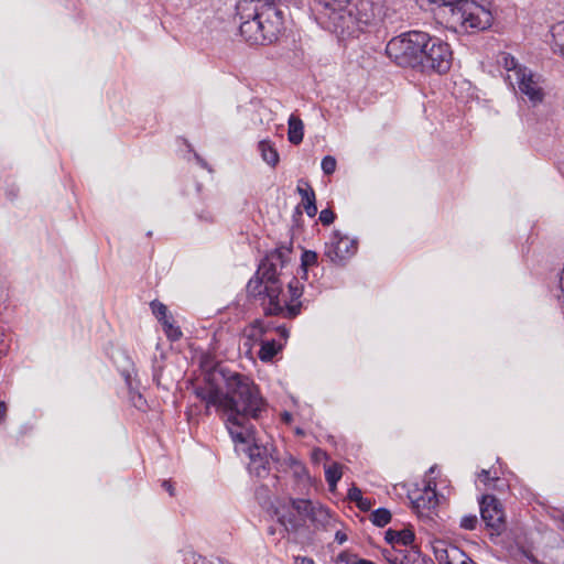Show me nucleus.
Returning a JSON list of instances; mask_svg holds the SVG:
<instances>
[{"label": "nucleus", "mask_w": 564, "mask_h": 564, "mask_svg": "<svg viewBox=\"0 0 564 564\" xmlns=\"http://www.w3.org/2000/svg\"><path fill=\"white\" fill-rule=\"evenodd\" d=\"M325 478L329 488L333 490L341 478L340 466L338 464L328 466L325 470Z\"/></svg>", "instance_id": "a878e982"}, {"label": "nucleus", "mask_w": 564, "mask_h": 564, "mask_svg": "<svg viewBox=\"0 0 564 564\" xmlns=\"http://www.w3.org/2000/svg\"><path fill=\"white\" fill-rule=\"evenodd\" d=\"M382 555L389 564H426L425 557L413 546L408 549H384Z\"/></svg>", "instance_id": "9b49d317"}, {"label": "nucleus", "mask_w": 564, "mask_h": 564, "mask_svg": "<svg viewBox=\"0 0 564 564\" xmlns=\"http://www.w3.org/2000/svg\"><path fill=\"white\" fill-rule=\"evenodd\" d=\"M258 149L260 151L262 160L267 164L274 167L279 163V160H280L279 153L270 141L261 140L258 143Z\"/></svg>", "instance_id": "412c9836"}, {"label": "nucleus", "mask_w": 564, "mask_h": 564, "mask_svg": "<svg viewBox=\"0 0 564 564\" xmlns=\"http://www.w3.org/2000/svg\"><path fill=\"white\" fill-rule=\"evenodd\" d=\"M386 541L391 544L390 549H408L414 541V532L410 529L393 530L386 532Z\"/></svg>", "instance_id": "dca6fc26"}, {"label": "nucleus", "mask_w": 564, "mask_h": 564, "mask_svg": "<svg viewBox=\"0 0 564 564\" xmlns=\"http://www.w3.org/2000/svg\"><path fill=\"white\" fill-rule=\"evenodd\" d=\"M335 540L339 544H343L344 542H346L347 535L344 532H341V531H337L336 534H335Z\"/></svg>", "instance_id": "a18cd8bd"}, {"label": "nucleus", "mask_w": 564, "mask_h": 564, "mask_svg": "<svg viewBox=\"0 0 564 564\" xmlns=\"http://www.w3.org/2000/svg\"><path fill=\"white\" fill-rule=\"evenodd\" d=\"M288 139L292 144H300L304 138V123L301 118L294 113L288 120Z\"/></svg>", "instance_id": "6ab92c4d"}, {"label": "nucleus", "mask_w": 564, "mask_h": 564, "mask_svg": "<svg viewBox=\"0 0 564 564\" xmlns=\"http://www.w3.org/2000/svg\"><path fill=\"white\" fill-rule=\"evenodd\" d=\"M294 564H315L314 560L307 556H294Z\"/></svg>", "instance_id": "58836bf2"}, {"label": "nucleus", "mask_w": 564, "mask_h": 564, "mask_svg": "<svg viewBox=\"0 0 564 564\" xmlns=\"http://www.w3.org/2000/svg\"><path fill=\"white\" fill-rule=\"evenodd\" d=\"M358 249V241L349 239L347 236L341 235L339 230H335L332 235L330 241L325 243L324 254L333 263L341 264L351 258Z\"/></svg>", "instance_id": "0eeeda50"}, {"label": "nucleus", "mask_w": 564, "mask_h": 564, "mask_svg": "<svg viewBox=\"0 0 564 564\" xmlns=\"http://www.w3.org/2000/svg\"><path fill=\"white\" fill-rule=\"evenodd\" d=\"M351 0H319L317 1L316 3H321V4H333V6H338V4H344V3H348L350 2Z\"/></svg>", "instance_id": "a19ab883"}, {"label": "nucleus", "mask_w": 564, "mask_h": 564, "mask_svg": "<svg viewBox=\"0 0 564 564\" xmlns=\"http://www.w3.org/2000/svg\"><path fill=\"white\" fill-rule=\"evenodd\" d=\"M126 383L130 391V399L132 404L139 409L143 410L147 405V400L143 398V395L138 391L137 388L133 387L132 377L129 372H123Z\"/></svg>", "instance_id": "5701e85b"}, {"label": "nucleus", "mask_w": 564, "mask_h": 564, "mask_svg": "<svg viewBox=\"0 0 564 564\" xmlns=\"http://www.w3.org/2000/svg\"><path fill=\"white\" fill-rule=\"evenodd\" d=\"M489 4L479 3L477 0H464L452 9L451 22L459 24L467 32L485 31L494 21Z\"/></svg>", "instance_id": "39448f33"}, {"label": "nucleus", "mask_w": 564, "mask_h": 564, "mask_svg": "<svg viewBox=\"0 0 564 564\" xmlns=\"http://www.w3.org/2000/svg\"><path fill=\"white\" fill-rule=\"evenodd\" d=\"M480 514L487 527L499 528L503 522V510L499 500L492 495L482 496L480 502Z\"/></svg>", "instance_id": "9d476101"}, {"label": "nucleus", "mask_w": 564, "mask_h": 564, "mask_svg": "<svg viewBox=\"0 0 564 564\" xmlns=\"http://www.w3.org/2000/svg\"><path fill=\"white\" fill-rule=\"evenodd\" d=\"M371 521L375 525L382 528L391 521V512L386 508H379L371 513Z\"/></svg>", "instance_id": "bb28decb"}, {"label": "nucleus", "mask_w": 564, "mask_h": 564, "mask_svg": "<svg viewBox=\"0 0 564 564\" xmlns=\"http://www.w3.org/2000/svg\"><path fill=\"white\" fill-rule=\"evenodd\" d=\"M225 380L221 415L235 443L246 444L254 440L256 429L251 420L261 419L268 403L259 387L246 375L220 371Z\"/></svg>", "instance_id": "f257e3e1"}, {"label": "nucleus", "mask_w": 564, "mask_h": 564, "mask_svg": "<svg viewBox=\"0 0 564 564\" xmlns=\"http://www.w3.org/2000/svg\"><path fill=\"white\" fill-rule=\"evenodd\" d=\"M150 307H151L152 314L158 318L159 322H162L170 317L167 314L169 312H167L166 305H164L160 301H158V300L152 301L150 303Z\"/></svg>", "instance_id": "c756f323"}, {"label": "nucleus", "mask_w": 564, "mask_h": 564, "mask_svg": "<svg viewBox=\"0 0 564 564\" xmlns=\"http://www.w3.org/2000/svg\"><path fill=\"white\" fill-rule=\"evenodd\" d=\"M551 34L553 37L554 46L564 56V23L554 25L551 30Z\"/></svg>", "instance_id": "cd10ccee"}, {"label": "nucleus", "mask_w": 564, "mask_h": 564, "mask_svg": "<svg viewBox=\"0 0 564 564\" xmlns=\"http://www.w3.org/2000/svg\"><path fill=\"white\" fill-rule=\"evenodd\" d=\"M422 63L417 70L422 73L445 74L451 69L453 52L448 43L437 36L430 35L424 47L421 50Z\"/></svg>", "instance_id": "423d86ee"}, {"label": "nucleus", "mask_w": 564, "mask_h": 564, "mask_svg": "<svg viewBox=\"0 0 564 564\" xmlns=\"http://www.w3.org/2000/svg\"><path fill=\"white\" fill-rule=\"evenodd\" d=\"M269 534L273 535L275 533L274 528L270 527L268 530Z\"/></svg>", "instance_id": "8fccbe9b"}, {"label": "nucleus", "mask_w": 564, "mask_h": 564, "mask_svg": "<svg viewBox=\"0 0 564 564\" xmlns=\"http://www.w3.org/2000/svg\"><path fill=\"white\" fill-rule=\"evenodd\" d=\"M434 469H435V467H431V468H430V470H429V473H430V474L434 473Z\"/></svg>", "instance_id": "603ef678"}, {"label": "nucleus", "mask_w": 564, "mask_h": 564, "mask_svg": "<svg viewBox=\"0 0 564 564\" xmlns=\"http://www.w3.org/2000/svg\"><path fill=\"white\" fill-rule=\"evenodd\" d=\"M316 263H317V253L315 251L305 250L302 253L301 267H302L305 275L307 273V268L312 267V265H315Z\"/></svg>", "instance_id": "7c9ffc66"}, {"label": "nucleus", "mask_w": 564, "mask_h": 564, "mask_svg": "<svg viewBox=\"0 0 564 564\" xmlns=\"http://www.w3.org/2000/svg\"><path fill=\"white\" fill-rule=\"evenodd\" d=\"M517 84L520 93L527 97L532 106L540 105L544 99V90L540 83V76L529 69L517 70Z\"/></svg>", "instance_id": "1a4fd4ad"}, {"label": "nucleus", "mask_w": 564, "mask_h": 564, "mask_svg": "<svg viewBox=\"0 0 564 564\" xmlns=\"http://www.w3.org/2000/svg\"><path fill=\"white\" fill-rule=\"evenodd\" d=\"M194 155H195V159H196L197 163L202 167L206 169L207 167V163L197 153H195Z\"/></svg>", "instance_id": "de8ad7c7"}, {"label": "nucleus", "mask_w": 564, "mask_h": 564, "mask_svg": "<svg viewBox=\"0 0 564 564\" xmlns=\"http://www.w3.org/2000/svg\"><path fill=\"white\" fill-rule=\"evenodd\" d=\"M562 303H563V305H564V300H563V302H562Z\"/></svg>", "instance_id": "5fc2aeb1"}, {"label": "nucleus", "mask_w": 564, "mask_h": 564, "mask_svg": "<svg viewBox=\"0 0 564 564\" xmlns=\"http://www.w3.org/2000/svg\"><path fill=\"white\" fill-rule=\"evenodd\" d=\"M305 213L308 217L313 218L317 214L316 197L308 198L302 202Z\"/></svg>", "instance_id": "c9c22d12"}, {"label": "nucleus", "mask_w": 564, "mask_h": 564, "mask_svg": "<svg viewBox=\"0 0 564 564\" xmlns=\"http://www.w3.org/2000/svg\"><path fill=\"white\" fill-rule=\"evenodd\" d=\"M410 499L416 510H431L437 506L436 482L429 480L423 490L410 494Z\"/></svg>", "instance_id": "f8f14e48"}, {"label": "nucleus", "mask_w": 564, "mask_h": 564, "mask_svg": "<svg viewBox=\"0 0 564 564\" xmlns=\"http://www.w3.org/2000/svg\"><path fill=\"white\" fill-rule=\"evenodd\" d=\"M259 358L261 361H271L282 349V345L274 339H264L260 343Z\"/></svg>", "instance_id": "4be33fe9"}, {"label": "nucleus", "mask_w": 564, "mask_h": 564, "mask_svg": "<svg viewBox=\"0 0 564 564\" xmlns=\"http://www.w3.org/2000/svg\"><path fill=\"white\" fill-rule=\"evenodd\" d=\"M284 419H285L286 421L291 420V414H290V413H288V412H285V413H284Z\"/></svg>", "instance_id": "3c124183"}, {"label": "nucleus", "mask_w": 564, "mask_h": 564, "mask_svg": "<svg viewBox=\"0 0 564 564\" xmlns=\"http://www.w3.org/2000/svg\"><path fill=\"white\" fill-rule=\"evenodd\" d=\"M300 183H303L305 185V187L299 185L296 188L297 193L302 197V202L308 198H314L315 192L312 188V186L307 182L300 181Z\"/></svg>", "instance_id": "f704fd0d"}, {"label": "nucleus", "mask_w": 564, "mask_h": 564, "mask_svg": "<svg viewBox=\"0 0 564 564\" xmlns=\"http://www.w3.org/2000/svg\"><path fill=\"white\" fill-rule=\"evenodd\" d=\"M275 516L278 522L284 528L286 532H295L300 527L303 525V519L296 516L291 509H276Z\"/></svg>", "instance_id": "f3484780"}, {"label": "nucleus", "mask_w": 564, "mask_h": 564, "mask_svg": "<svg viewBox=\"0 0 564 564\" xmlns=\"http://www.w3.org/2000/svg\"><path fill=\"white\" fill-rule=\"evenodd\" d=\"M8 406L4 401H0V423L7 417Z\"/></svg>", "instance_id": "37998d69"}, {"label": "nucleus", "mask_w": 564, "mask_h": 564, "mask_svg": "<svg viewBox=\"0 0 564 564\" xmlns=\"http://www.w3.org/2000/svg\"><path fill=\"white\" fill-rule=\"evenodd\" d=\"M160 323L163 327L164 334L170 340L175 341L182 337V330L178 326L174 325L172 317H169Z\"/></svg>", "instance_id": "b1692460"}, {"label": "nucleus", "mask_w": 564, "mask_h": 564, "mask_svg": "<svg viewBox=\"0 0 564 564\" xmlns=\"http://www.w3.org/2000/svg\"><path fill=\"white\" fill-rule=\"evenodd\" d=\"M337 561L346 564H376L370 560L359 558L357 555L348 554L346 552H341L337 556Z\"/></svg>", "instance_id": "2f4dec72"}, {"label": "nucleus", "mask_w": 564, "mask_h": 564, "mask_svg": "<svg viewBox=\"0 0 564 564\" xmlns=\"http://www.w3.org/2000/svg\"><path fill=\"white\" fill-rule=\"evenodd\" d=\"M499 63L506 68L508 72H513L514 79L517 80V70L527 69L519 65L518 61L508 53H502Z\"/></svg>", "instance_id": "393cba45"}, {"label": "nucleus", "mask_w": 564, "mask_h": 564, "mask_svg": "<svg viewBox=\"0 0 564 564\" xmlns=\"http://www.w3.org/2000/svg\"><path fill=\"white\" fill-rule=\"evenodd\" d=\"M223 393H224V390H221L220 388L215 387L213 384L195 388L196 397L198 399H200L202 401L206 402V412L207 413H208V410L210 406H215L217 409V411L220 413Z\"/></svg>", "instance_id": "4468645a"}, {"label": "nucleus", "mask_w": 564, "mask_h": 564, "mask_svg": "<svg viewBox=\"0 0 564 564\" xmlns=\"http://www.w3.org/2000/svg\"><path fill=\"white\" fill-rule=\"evenodd\" d=\"M270 330H272V326L270 324H265L261 319H256L245 328L243 334L250 341L261 343L264 340L265 334Z\"/></svg>", "instance_id": "a211bd4d"}, {"label": "nucleus", "mask_w": 564, "mask_h": 564, "mask_svg": "<svg viewBox=\"0 0 564 564\" xmlns=\"http://www.w3.org/2000/svg\"><path fill=\"white\" fill-rule=\"evenodd\" d=\"M478 478H479L482 482L487 484V482L489 481V479H490V477H489V471H488V470H486V469H482V470L479 473Z\"/></svg>", "instance_id": "c03bdc74"}, {"label": "nucleus", "mask_w": 564, "mask_h": 564, "mask_svg": "<svg viewBox=\"0 0 564 564\" xmlns=\"http://www.w3.org/2000/svg\"><path fill=\"white\" fill-rule=\"evenodd\" d=\"M292 510L296 511V516L303 519L305 522L306 519L312 521H317L318 516H327V511L322 507H314L311 500L307 499H291Z\"/></svg>", "instance_id": "ddd939ff"}, {"label": "nucleus", "mask_w": 564, "mask_h": 564, "mask_svg": "<svg viewBox=\"0 0 564 564\" xmlns=\"http://www.w3.org/2000/svg\"><path fill=\"white\" fill-rule=\"evenodd\" d=\"M357 507L364 511H367L370 509L371 502L370 500L362 497L361 500L357 501Z\"/></svg>", "instance_id": "ea45409f"}, {"label": "nucleus", "mask_w": 564, "mask_h": 564, "mask_svg": "<svg viewBox=\"0 0 564 564\" xmlns=\"http://www.w3.org/2000/svg\"><path fill=\"white\" fill-rule=\"evenodd\" d=\"M478 523L477 516L466 514L460 519V528L465 530H474Z\"/></svg>", "instance_id": "72a5a7b5"}, {"label": "nucleus", "mask_w": 564, "mask_h": 564, "mask_svg": "<svg viewBox=\"0 0 564 564\" xmlns=\"http://www.w3.org/2000/svg\"><path fill=\"white\" fill-rule=\"evenodd\" d=\"M249 457L251 463L256 465L254 469L258 475L261 474V470L267 471L269 469V457L265 448H261L258 445L250 447Z\"/></svg>", "instance_id": "aec40b11"}, {"label": "nucleus", "mask_w": 564, "mask_h": 564, "mask_svg": "<svg viewBox=\"0 0 564 564\" xmlns=\"http://www.w3.org/2000/svg\"><path fill=\"white\" fill-rule=\"evenodd\" d=\"M290 464L291 465H299V460L296 458H294L293 456H290Z\"/></svg>", "instance_id": "09e8293b"}, {"label": "nucleus", "mask_w": 564, "mask_h": 564, "mask_svg": "<svg viewBox=\"0 0 564 564\" xmlns=\"http://www.w3.org/2000/svg\"><path fill=\"white\" fill-rule=\"evenodd\" d=\"M290 250L279 248L268 253L258 267V275L264 276L265 281H272L281 284L283 269L289 262Z\"/></svg>", "instance_id": "6e6552de"}, {"label": "nucleus", "mask_w": 564, "mask_h": 564, "mask_svg": "<svg viewBox=\"0 0 564 564\" xmlns=\"http://www.w3.org/2000/svg\"><path fill=\"white\" fill-rule=\"evenodd\" d=\"M288 288H289V293H290V296H291V302L289 304H299V302L294 303L303 294V288L300 284L299 280L293 276L291 279V281L288 283ZM300 304L302 305L301 302H300Z\"/></svg>", "instance_id": "c85d7f7f"}, {"label": "nucleus", "mask_w": 564, "mask_h": 564, "mask_svg": "<svg viewBox=\"0 0 564 564\" xmlns=\"http://www.w3.org/2000/svg\"><path fill=\"white\" fill-rule=\"evenodd\" d=\"M282 285L272 281H265L264 276L258 275L249 280L247 293L251 297L262 300L261 305L267 315H282L286 318H294L301 312V304H285L280 301Z\"/></svg>", "instance_id": "7ed1b4c3"}, {"label": "nucleus", "mask_w": 564, "mask_h": 564, "mask_svg": "<svg viewBox=\"0 0 564 564\" xmlns=\"http://www.w3.org/2000/svg\"><path fill=\"white\" fill-rule=\"evenodd\" d=\"M335 217H336L335 213L329 208H325L319 213V221L324 226H329L330 224H333L335 220Z\"/></svg>", "instance_id": "e433bc0d"}, {"label": "nucleus", "mask_w": 564, "mask_h": 564, "mask_svg": "<svg viewBox=\"0 0 564 564\" xmlns=\"http://www.w3.org/2000/svg\"><path fill=\"white\" fill-rule=\"evenodd\" d=\"M433 550L438 564H459L465 554L457 546L447 547L443 541H437L433 545Z\"/></svg>", "instance_id": "2eb2a0df"}, {"label": "nucleus", "mask_w": 564, "mask_h": 564, "mask_svg": "<svg viewBox=\"0 0 564 564\" xmlns=\"http://www.w3.org/2000/svg\"><path fill=\"white\" fill-rule=\"evenodd\" d=\"M162 486L170 494V496H174V487L172 486V484L170 481L164 480Z\"/></svg>", "instance_id": "49530a36"}, {"label": "nucleus", "mask_w": 564, "mask_h": 564, "mask_svg": "<svg viewBox=\"0 0 564 564\" xmlns=\"http://www.w3.org/2000/svg\"><path fill=\"white\" fill-rule=\"evenodd\" d=\"M281 338H283L284 340H286L289 338V330L284 327V326H279V327H275L273 328Z\"/></svg>", "instance_id": "79ce46f5"}, {"label": "nucleus", "mask_w": 564, "mask_h": 564, "mask_svg": "<svg viewBox=\"0 0 564 564\" xmlns=\"http://www.w3.org/2000/svg\"><path fill=\"white\" fill-rule=\"evenodd\" d=\"M312 13L323 29L343 37L358 36L376 19L373 4L369 0L338 6L315 3Z\"/></svg>", "instance_id": "f03ea898"}, {"label": "nucleus", "mask_w": 564, "mask_h": 564, "mask_svg": "<svg viewBox=\"0 0 564 564\" xmlns=\"http://www.w3.org/2000/svg\"><path fill=\"white\" fill-rule=\"evenodd\" d=\"M429 40L430 34L423 31L404 32L388 42L386 53L397 65L417 69L421 50Z\"/></svg>", "instance_id": "20e7f679"}, {"label": "nucleus", "mask_w": 564, "mask_h": 564, "mask_svg": "<svg viewBox=\"0 0 564 564\" xmlns=\"http://www.w3.org/2000/svg\"><path fill=\"white\" fill-rule=\"evenodd\" d=\"M147 236H148V237H151V236H152V231H149V232L147 234Z\"/></svg>", "instance_id": "864d4df0"}, {"label": "nucleus", "mask_w": 564, "mask_h": 564, "mask_svg": "<svg viewBox=\"0 0 564 564\" xmlns=\"http://www.w3.org/2000/svg\"><path fill=\"white\" fill-rule=\"evenodd\" d=\"M336 159L332 155H326L323 158L321 167L326 175H332L336 170Z\"/></svg>", "instance_id": "473e14b6"}, {"label": "nucleus", "mask_w": 564, "mask_h": 564, "mask_svg": "<svg viewBox=\"0 0 564 564\" xmlns=\"http://www.w3.org/2000/svg\"><path fill=\"white\" fill-rule=\"evenodd\" d=\"M348 499L350 501H354L357 503V501L361 500L362 498V494H361V490L355 486H352L349 490H348Z\"/></svg>", "instance_id": "4c0bfd02"}]
</instances>
